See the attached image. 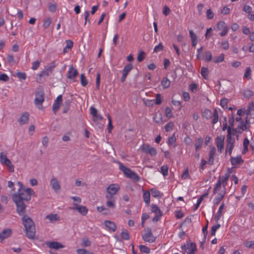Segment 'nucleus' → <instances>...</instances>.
<instances>
[{"label":"nucleus","mask_w":254,"mask_h":254,"mask_svg":"<svg viewBox=\"0 0 254 254\" xmlns=\"http://www.w3.org/2000/svg\"><path fill=\"white\" fill-rule=\"evenodd\" d=\"M120 187L117 184H112L107 189L108 193L110 194H115L119 190Z\"/></svg>","instance_id":"obj_17"},{"label":"nucleus","mask_w":254,"mask_h":254,"mask_svg":"<svg viewBox=\"0 0 254 254\" xmlns=\"http://www.w3.org/2000/svg\"><path fill=\"white\" fill-rule=\"evenodd\" d=\"M29 119V113L28 112H24L18 119V122L20 126H22L28 123Z\"/></svg>","instance_id":"obj_15"},{"label":"nucleus","mask_w":254,"mask_h":254,"mask_svg":"<svg viewBox=\"0 0 254 254\" xmlns=\"http://www.w3.org/2000/svg\"><path fill=\"white\" fill-rule=\"evenodd\" d=\"M12 230L10 228L5 229L0 233V242L2 243L3 240L10 237L12 235Z\"/></svg>","instance_id":"obj_11"},{"label":"nucleus","mask_w":254,"mask_h":254,"mask_svg":"<svg viewBox=\"0 0 254 254\" xmlns=\"http://www.w3.org/2000/svg\"><path fill=\"white\" fill-rule=\"evenodd\" d=\"M216 152V149L214 147L211 148L209 151V158L208 163L210 165H212L214 163V157Z\"/></svg>","instance_id":"obj_18"},{"label":"nucleus","mask_w":254,"mask_h":254,"mask_svg":"<svg viewBox=\"0 0 254 254\" xmlns=\"http://www.w3.org/2000/svg\"><path fill=\"white\" fill-rule=\"evenodd\" d=\"M45 218L49 220L50 222L55 223L60 220V217L57 214H50L47 215Z\"/></svg>","instance_id":"obj_22"},{"label":"nucleus","mask_w":254,"mask_h":254,"mask_svg":"<svg viewBox=\"0 0 254 254\" xmlns=\"http://www.w3.org/2000/svg\"><path fill=\"white\" fill-rule=\"evenodd\" d=\"M22 216V223L24 226L27 237L30 239H34L36 230L34 222L25 213Z\"/></svg>","instance_id":"obj_2"},{"label":"nucleus","mask_w":254,"mask_h":254,"mask_svg":"<svg viewBox=\"0 0 254 254\" xmlns=\"http://www.w3.org/2000/svg\"><path fill=\"white\" fill-rule=\"evenodd\" d=\"M174 127V123L172 122H170L167 124L166 125L165 127V129L166 131L168 132L170 130L172 129Z\"/></svg>","instance_id":"obj_52"},{"label":"nucleus","mask_w":254,"mask_h":254,"mask_svg":"<svg viewBox=\"0 0 254 254\" xmlns=\"http://www.w3.org/2000/svg\"><path fill=\"white\" fill-rule=\"evenodd\" d=\"M164 50V46L162 43H160L157 46H155L153 50L154 53H158Z\"/></svg>","instance_id":"obj_40"},{"label":"nucleus","mask_w":254,"mask_h":254,"mask_svg":"<svg viewBox=\"0 0 254 254\" xmlns=\"http://www.w3.org/2000/svg\"><path fill=\"white\" fill-rule=\"evenodd\" d=\"M71 101L69 100H66L64 103V108H63V113L65 114L67 113L69 109L70 104Z\"/></svg>","instance_id":"obj_33"},{"label":"nucleus","mask_w":254,"mask_h":254,"mask_svg":"<svg viewBox=\"0 0 254 254\" xmlns=\"http://www.w3.org/2000/svg\"><path fill=\"white\" fill-rule=\"evenodd\" d=\"M153 102L156 105H160L162 103V96L160 94H156V99Z\"/></svg>","instance_id":"obj_50"},{"label":"nucleus","mask_w":254,"mask_h":254,"mask_svg":"<svg viewBox=\"0 0 254 254\" xmlns=\"http://www.w3.org/2000/svg\"><path fill=\"white\" fill-rule=\"evenodd\" d=\"M218 121V113L217 110L215 109L213 114V119L212 120V124L214 125L217 123Z\"/></svg>","instance_id":"obj_37"},{"label":"nucleus","mask_w":254,"mask_h":254,"mask_svg":"<svg viewBox=\"0 0 254 254\" xmlns=\"http://www.w3.org/2000/svg\"><path fill=\"white\" fill-rule=\"evenodd\" d=\"M74 207L70 208L73 210H77L81 215L84 216L88 212V208L84 206L78 205L77 203H74Z\"/></svg>","instance_id":"obj_12"},{"label":"nucleus","mask_w":254,"mask_h":254,"mask_svg":"<svg viewBox=\"0 0 254 254\" xmlns=\"http://www.w3.org/2000/svg\"><path fill=\"white\" fill-rule=\"evenodd\" d=\"M171 84V81L167 78V77L163 78L161 81V85L163 89L168 88Z\"/></svg>","instance_id":"obj_28"},{"label":"nucleus","mask_w":254,"mask_h":254,"mask_svg":"<svg viewBox=\"0 0 254 254\" xmlns=\"http://www.w3.org/2000/svg\"><path fill=\"white\" fill-rule=\"evenodd\" d=\"M121 237L123 239L126 240H128L129 239V235L127 231L123 230L121 233Z\"/></svg>","instance_id":"obj_53"},{"label":"nucleus","mask_w":254,"mask_h":254,"mask_svg":"<svg viewBox=\"0 0 254 254\" xmlns=\"http://www.w3.org/2000/svg\"><path fill=\"white\" fill-rule=\"evenodd\" d=\"M201 76L203 77V78L205 79H208V69L207 67H202L201 68V71H200Z\"/></svg>","instance_id":"obj_29"},{"label":"nucleus","mask_w":254,"mask_h":254,"mask_svg":"<svg viewBox=\"0 0 254 254\" xmlns=\"http://www.w3.org/2000/svg\"><path fill=\"white\" fill-rule=\"evenodd\" d=\"M9 80V77L5 73H0V80L3 81H7Z\"/></svg>","instance_id":"obj_62"},{"label":"nucleus","mask_w":254,"mask_h":254,"mask_svg":"<svg viewBox=\"0 0 254 254\" xmlns=\"http://www.w3.org/2000/svg\"><path fill=\"white\" fill-rule=\"evenodd\" d=\"M133 65L131 64H127L123 71V72L128 74V72L132 69Z\"/></svg>","instance_id":"obj_38"},{"label":"nucleus","mask_w":254,"mask_h":254,"mask_svg":"<svg viewBox=\"0 0 254 254\" xmlns=\"http://www.w3.org/2000/svg\"><path fill=\"white\" fill-rule=\"evenodd\" d=\"M151 193L152 196L154 197H157L161 196L160 191L155 189H152L151 190Z\"/></svg>","instance_id":"obj_47"},{"label":"nucleus","mask_w":254,"mask_h":254,"mask_svg":"<svg viewBox=\"0 0 254 254\" xmlns=\"http://www.w3.org/2000/svg\"><path fill=\"white\" fill-rule=\"evenodd\" d=\"M145 56V53L143 51H141L137 55V60L138 62H142Z\"/></svg>","instance_id":"obj_49"},{"label":"nucleus","mask_w":254,"mask_h":254,"mask_svg":"<svg viewBox=\"0 0 254 254\" xmlns=\"http://www.w3.org/2000/svg\"><path fill=\"white\" fill-rule=\"evenodd\" d=\"M246 129L247 126L246 124H245L243 121H241L240 122V125L236 128L231 127H228L227 134H229L230 136H232V135H234L236 133H241L242 131L240 130L241 129L242 130H245Z\"/></svg>","instance_id":"obj_6"},{"label":"nucleus","mask_w":254,"mask_h":254,"mask_svg":"<svg viewBox=\"0 0 254 254\" xmlns=\"http://www.w3.org/2000/svg\"><path fill=\"white\" fill-rule=\"evenodd\" d=\"M189 33L191 40L192 46L195 47L197 43V36L192 30H190Z\"/></svg>","instance_id":"obj_23"},{"label":"nucleus","mask_w":254,"mask_h":254,"mask_svg":"<svg viewBox=\"0 0 254 254\" xmlns=\"http://www.w3.org/2000/svg\"><path fill=\"white\" fill-rule=\"evenodd\" d=\"M224 207V203H222L220 205L218 212L216 213V214L215 215L214 219H215V221H218L220 219V217H221L222 210L223 209Z\"/></svg>","instance_id":"obj_25"},{"label":"nucleus","mask_w":254,"mask_h":254,"mask_svg":"<svg viewBox=\"0 0 254 254\" xmlns=\"http://www.w3.org/2000/svg\"><path fill=\"white\" fill-rule=\"evenodd\" d=\"M78 74V71L75 69L74 67L71 65L70 66L69 70L67 73V78L69 79H73L74 77L76 76Z\"/></svg>","instance_id":"obj_16"},{"label":"nucleus","mask_w":254,"mask_h":254,"mask_svg":"<svg viewBox=\"0 0 254 254\" xmlns=\"http://www.w3.org/2000/svg\"><path fill=\"white\" fill-rule=\"evenodd\" d=\"M56 65L54 62L51 63L50 65L45 66V69L43 70L39 74L37 75L36 80L39 83H43L44 80L42 77L44 76H49L53 72Z\"/></svg>","instance_id":"obj_3"},{"label":"nucleus","mask_w":254,"mask_h":254,"mask_svg":"<svg viewBox=\"0 0 254 254\" xmlns=\"http://www.w3.org/2000/svg\"><path fill=\"white\" fill-rule=\"evenodd\" d=\"M222 185L221 181V177H219L218 180L215 185V187L213 189V193L216 194L217 191L221 188V186Z\"/></svg>","instance_id":"obj_36"},{"label":"nucleus","mask_w":254,"mask_h":254,"mask_svg":"<svg viewBox=\"0 0 254 254\" xmlns=\"http://www.w3.org/2000/svg\"><path fill=\"white\" fill-rule=\"evenodd\" d=\"M194 247V250H196V246L195 243H190V244H187V245H182L181 248L183 251H187V250H189V251H191V249Z\"/></svg>","instance_id":"obj_24"},{"label":"nucleus","mask_w":254,"mask_h":254,"mask_svg":"<svg viewBox=\"0 0 254 254\" xmlns=\"http://www.w3.org/2000/svg\"><path fill=\"white\" fill-rule=\"evenodd\" d=\"M143 197L145 202L148 205L150 203V193L149 191H145L143 190Z\"/></svg>","instance_id":"obj_27"},{"label":"nucleus","mask_w":254,"mask_h":254,"mask_svg":"<svg viewBox=\"0 0 254 254\" xmlns=\"http://www.w3.org/2000/svg\"><path fill=\"white\" fill-rule=\"evenodd\" d=\"M80 82L81 85L84 87L86 86L88 84V81L84 74H81L80 75Z\"/></svg>","instance_id":"obj_44"},{"label":"nucleus","mask_w":254,"mask_h":254,"mask_svg":"<svg viewBox=\"0 0 254 254\" xmlns=\"http://www.w3.org/2000/svg\"><path fill=\"white\" fill-rule=\"evenodd\" d=\"M206 14L207 18L208 19H211L214 17V13L211 9H207Z\"/></svg>","instance_id":"obj_60"},{"label":"nucleus","mask_w":254,"mask_h":254,"mask_svg":"<svg viewBox=\"0 0 254 254\" xmlns=\"http://www.w3.org/2000/svg\"><path fill=\"white\" fill-rule=\"evenodd\" d=\"M220 227V225L219 224H217L215 225H214L211 229V235L212 236H214L215 235V233L216 230Z\"/></svg>","instance_id":"obj_57"},{"label":"nucleus","mask_w":254,"mask_h":254,"mask_svg":"<svg viewBox=\"0 0 254 254\" xmlns=\"http://www.w3.org/2000/svg\"><path fill=\"white\" fill-rule=\"evenodd\" d=\"M176 141V138L175 137V133H174L171 136L168 138V143L169 145H172L175 143Z\"/></svg>","instance_id":"obj_56"},{"label":"nucleus","mask_w":254,"mask_h":254,"mask_svg":"<svg viewBox=\"0 0 254 254\" xmlns=\"http://www.w3.org/2000/svg\"><path fill=\"white\" fill-rule=\"evenodd\" d=\"M224 54H221L218 57H215L213 59V62L214 63H219L224 61Z\"/></svg>","instance_id":"obj_35"},{"label":"nucleus","mask_w":254,"mask_h":254,"mask_svg":"<svg viewBox=\"0 0 254 254\" xmlns=\"http://www.w3.org/2000/svg\"><path fill=\"white\" fill-rule=\"evenodd\" d=\"M147 232L142 236V239L145 242L153 243L155 241V237L152 234L151 230L149 228L147 229Z\"/></svg>","instance_id":"obj_9"},{"label":"nucleus","mask_w":254,"mask_h":254,"mask_svg":"<svg viewBox=\"0 0 254 254\" xmlns=\"http://www.w3.org/2000/svg\"><path fill=\"white\" fill-rule=\"evenodd\" d=\"M46 244L49 248L56 250L64 247L61 243L58 242L49 241L47 242Z\"/></svg>","instance_id":"obj_14"},{"label":"nucleus","mask_w":254,"mask_h":254,"mask_svg":"<svg viewBox=\"0 0 254 254\" xmlns=\"http://www.w3.org/2000/svg\"><path fill=\"white\" fill-rule=\"evenodd\" d=\"M107 117H108V119L109 121V123H108V129L109 132H110L111 130L113 128V126H112V119H111L110 116L109 115H108Z\"/></svg>","instance_id":"obj_59"},{"label":"nucleus","mask_w":254,"mask_h":254,"mask_svg":"<svg viewBox=\"0 0 254 254\" xmlns=\"http://www.w3.org/2000/svg\"><path fill=\"white\" fill-rule=\"evenodd\" d=\"M139 250L141 252L144 253L145 254H149L150 253V249L144 245H140L139 246Z\"/></svg>","instance_id":"obj_42"},{"label":"nucleus","mask_w":254,"mask_h":254,"mask_svg":"<svg viewBox=\"0 0 254 254\" xmlns=\"http://www.w3.org/2000/svg\"><path fill=\"white\" fill-rule=\"evenodd\" d=\"M3 165L7 167L10 172L13 173L14 171V167L12 164L11 161L8 159L7 162H5Z\"/></svg>","instance_id":"obj_34"},{"label":"nucleus","mask_w":254,"mask_h":254,"mask_svg":"<svg viewBox=\"0 0 254 254\" xmlns=\"http://www.w3.org/2000/svg\"><path fill=\"white\" fill-rule=\"evenodd\" d=\"M63 102V96L60 95L58 96L53 105L52 110L55 114L59 110L60 105Z\"/></svg>","instance_id":"obj_10"},{"label":"nucleus","mask_w":254,"mask_h":254,"mask_svg":"<svg viewBox=\"0 0 254 254\" xmlns=\"http://www.w3.org/2000/svg\"><path fill=\"white\" fill-rule=\"evenodd\" d=\"M119 164L120 169L124 172L126 177L135 181H139V177L136 173L132 172L130 169L124 166L121 163L119 162Z\"/></svg>","instance_id":"obj_4"},{"label":"nucleus","mask_w":254,"mask_h":254,"mask_svg":"<svg viewBox=\"0 0 254 254\" xmlns=\"http://www.w3.org/2000/svg\"><path fill=\"white\" fill-rule=\"evenodd\" d=\"M228 103V100L227 98H223L220 101V105L223 108H227V104Z\"/></svg>","instance_id":"obj_54"},{"label":"nucleus","mask_w":254,"mask_h":254,"mask_svg":"<svg viewBox=\"0 0 254 254\" xmlns=\"http://www.w3.org/2000/svg\"><path fill=\"white\" fill-rule=\"evenodd\" d=\"M251 72V68L250 67H248L246 69L245 73L244 74V77L248 79L250 78Z\"/></svg>","instance_id":"obj_63"},{"label":"nucleus","mask_w":254,"mask_h":254,"mask_svg":"<svg viewBox=\"0 0 254 254\" xmlns=\"http://www.w3.org/2000/svg\"><path fill=\"white\" fill-rule=\"evenodd\" d=\"M224 136L221 137L217 136L215 139L216 146L218 148V150L220 153L222 152V151L224 148Z\"/></svg>","instance_id":"obj_13"},{"label":"nucleus","mask_w":254,"mask_h":254,"mask_svg":"<svg viewBox=\"0 0 254 254\" xmlns=\"http://www.w3.org/2000/svg\"><path fill=\"white\" fill-rule=\"evenodd\" d=\"M224 194L219 193L214 200V202L215 204H218L222 199L224 198Z\"/></svg>","instance_id":"obj_43"},{"label":"nucleus","mask_w":254,"mask_h":254,"mask_svg":"<svg viewBox=\"0 0 254 254\" xmlns=\"http://www.w3.org/2000/svg\"><path fill=\"white\" fill-rule=\"evenodd\" d=\"M203 141L201 137H198L195 139V149L196 151L201 148Z\"/></svg>","instance_id":"obj_26"},{"label":"nucleus","mask_w":254,"mask_h":254,"mask_svg":"<svg viewBox=\"0 0 254 254\" xmlns=\"http://www.w3.org/2000/svg\"><path fill=\"white\" fill-rule=\"evenodd\" d=\"M35 104L39 106L38 108L41 109L42 107V103L45 100V94L43 89H40L35 92Z\"/></svg>","instance_id":"obj_5"},{"label":"nucleus","mask_w":254,"mask_h":254,"mask_svg":"<svg viewBox=\"0 0 254 254\" xmlns=\"http://www.w3.org/2000/svg\"><path fill=\"white\" fill-rule=\"evenodd\" d=\"M161 171L164 177L167 176L168 168L166 165L162 166L161 168Z\"/></svg>","instance_id":"obj_55"},{"label":"nucleus","mask_w":254,"mask_h":254,"mask_svg":"<svg viewBox=\"0 0 254 254\" xmlns=\"http://www.w3.org/2000/svg\"><path fill=\"white\" fill-rule=\"evenodd\" d=\"M234 138L230 136L229 134H227L226 139V153L228 152L229 155H231L232 150L234 147Z\"/></svg>","instance_id":"obj_7"},{"label":"nucleus","mask_w":254,"mask_h":254,"mask_svg":"<svg viewBox=\"0 0 254 254\" xmlns=\"http://www.w3.org/2000/svg\"><path fill=\"white\" fill-rule=\"evenodd\" d=\"M243 10L246 13L250 14L252 12V8L248 5H245L243 8Z\"/></svg>","instance_id":"obj_64"},{"label":"nucleus","mask_w":254,"mask_h":254,"mask_svg":"<svg viewBox=\"0 0 254 254\" xmlns=\"http://www.w3.org/2000/svg\"><path fill=\"white\" fill-rule=\"evenodd\" d=\"M141 150L145 153L149 154L152 156H154L157 154L156 149L147 144L143 145L141 148Z\"/></svg>","instance_id":"obj_8"},{"label":"nucleus","mask_w":254,"mask_h":254,"mask_svg":"<svg viewBox=\"0 0 254 254\" xmlns=\"http://www.w3.org/2000/svg\"><path fill=\"white\" fill-rule=\"evenodd\" d=\"M217 28L219 30H224L229 28L224 21H220L217 24Z\"/></svg>","instance_id":"obj_48"},{"label":"nucleus","mask_w":254,"mask_h":254,"mask_svg":"<svg viewBox=\"0 0 254 254\" xmlns=\"http://www.w3.org/2000/svg\"><path fill=\"white\" fill-rule=\"evenodd\" d=\"M91 243L87 238H83L82 239V246L84 247H89L91 245Z\"/></svg>","instance_id":"obj_58"},{"label":"nucleus","mask_w":254,"mask_h":254,"mask_svg":"<svg viewBox=\"0 0 254 254\" xmlns=\"http://www.w3.org/2000/svg\"><path fill=\"white\" fill-rule=\"evenodd\" d=\"M212 113L211 111L209 109H205L202 113V116L203 117L207 119H209L211 117Z\"/></svg>","instance_id":"obj_41"},{"label":"nucleus","mask_w":254,"mask_h":254,"mask_svg":"<svg viewBox=\"0 0 254 254\" xmlns=\"http://www.w3.org/2000/svg\"><path fill=\"white\" fill-rule=\"evenodd\" d=\"M229 177L230 175H229V173H226L224 176H223L221 177V179H222L221 180V184H222L223 187L225 188L227 185V182Z\"/></svg>","instance_id":"obj_32"},{"label":"nucleus","mask_w":254,"mask_h":254,"mask_svg":"<svg viewBox=\"0 0 254 254\" xmlns=\"http://www.w3.org/2000/svg\"><path fill=\"white\" fill-rule=\"evenodd\" d=\"M165 115L167 118H170L173 116V114L172 110L169 107H167L165 108Z\"/></svg>","instance_id":"obj_45"},{"label":"nucleus","mask_w":254,"mask_h":254,"mask_svg":"<svg viewBox=\"0 0 254 254\" xmlns=\"http://www.w3.org/2000/svg\"><path fill=\"white\" fill-rule=\"evenodd\" d=\"M40 62L36 61L32 63V69L34 70H36L39 67L40 65Z\"/></svg>","instance_id":"obj_61"},{"label":"nucleus","mask_w":254,"mask_h":254,"mask_svg":"<svg viewBox=\"0 0 254 254\" xmlns=\"http://www.w3.org/2000/svg\"><path fill=\"white\" fill-rule=\"evenodd\" d=\"M205 58L204 59L206 62H210L212 60V56L211 53L209 51H205L204 53Z\"/></svg>","instance_id":"obj_39"},{"label":"nucleus","mask_w":254,"mask_h":254,"mask_svg":"<svg viewBox=\"0 0 254 254\" xmlns=\"http://www.w3.org/2000/svg\"><path fill=\"white\" fill-rule=\"evenodd\" d=\"M230 161L232 165L233 166L242 164L244 163V160L242 159L241 155L238 156L236 157H231Z\"/></svg>","instance_id":"obj_20"},{"label":"nucleus","mask_w":254,"mask_h":254,"mask_svg":"<svg viewBox=\"0 0 254 254\" xmlns=\"http://www.w3.org/2000/svg\"><path fill=\"white\" fill-rule=\"evenodd\" d=\"M104 224L106 227L108 228L110 231L115 232L117 229V226L115 223L110 220H105Z\"/></svg>","instance_id":"obj_21"},{"label":"nucleus","mask_w":254,"mask_h":254,"mask_svg":"<svg viewBox=\"0 0 254 254\" xmlns=\"http://www.w3.org/2000/svg\"><path fill=\"white\" fill-rule=\"evenodd\" d=\"M50 185L52 186V189L55 191H58L60 190L61 186L59 182L56 178H52L50 182Z\"/></svg>","instance_id":"obj_19"},{"label":"nucleus","mask_w":254,"mask_h":254,"mask_svg":"<svg viewBox=\"0 0 254 254\" xmlns=\"http://www.w3.org/2000/svg\"><path fill=\"white\" fill-rule=\"evenodd\" d=\"M151 211L155 214V215H158L159 214H163L159 207L156 205L152 204L151 205Z\"/></svg>","instance_id":"obj_30"},{"label":"nucleus","mask_w":254,"mask_h":254,"mask_svg":"<svg viewBox=\"0 0 254 254\" xmlns=\"http://www.w3.org/2000/svg\"><path fill=\"white\" fill-rule=\"evenodd\" d=\"M35 194L31 188H19L17 192L12 195V199L16 206V211L19 215H23L26 212V204L24 201H28L31 197Z\"/></svg>","instance_id":"obj_1"},{"label":"nucleus","mask_w":254,"mask_h":254,"mask_svg":"<svg viewBox=\"0 0 254 254\" xmlns=\"http://www.w3.org/2000/svg\"><path fill=\"white\" fill-rule=\"evenodd\" d=\"M244 96L247 98H249L253 95V92L249 89H246L244 91Z\"/></svg>","instance_id":"obj_51"},{"label":"nucleus","mask_w":254,"mask_h":254,"mask_svg":"<svg viewBox=\"0 0 254 254\" xmlns=\"http://www.w3.org/2000/svg\"><path fill=\"white\" fill-rule=\"evenodd\" d=\"M6 154L5 152H1L0 154V162L3 165L5 162H7L8 159L6 156Z\"/></svg>","instance_id":"obj_31"},{"label":"nucleus","mask_w":254,"mask_h":254,"mask_svg":"<svg viewBox=\"0 0 254 254\" xmlns=\"http://www.w3.org/2000/svg\"><path fill=\"white\" fill-rule=\"evenodd\" d=\"M52 23V20L51 18H47L44 20L43 26L45 29H47L49 27Z\"/></svg>","instance_id":"obj_46"}]
</instances>
